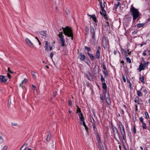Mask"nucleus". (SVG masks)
Here are the masks:
<instances>
[{
    "label": "nucleus",
    "mask_w": 150,
    "mask_h": 150,
    "mask_svg": "<svg viewBox=\"0 0 150 150\" xmlns=\"http://www.w3.org/2000/svg\"><path fill=\"white\" fill-rule=\"evenodd\" d=\"M130 12L131 15L132 17L133 22H134L137 19L138 20L140 18L141 14L138 10L131 5L130 10Z\"/></svg>",
    "instance_id": "obj_1"
},
{
    "label": "nucleus",
    "mask_w": 150,
    "mask_h": 150,
    "mask_svg": "<svg viewBox=\"0 0 150 150\" xmlns=\"http://www.w3.org/2000/svg\"><path fill=\"white\" fill-rule=\"evenodd\" d=\"M62 28L63 29V33L65 35L68 37H71V40H73V34L71 28L66 26L65 28L62 27Z\"/></svg>",
    "instance_id": "obj_2"
},
{
    "label": "nucleus",
    "mask_w": 150,
    "mask_h": 150,
    "mask_svg": "<svg viewBox=\"0 0 150 150\" xmlns=\"http://www.w3.org/2000/svg\"><path fill=\"white\" fill-rule=\"evenodd\" d=\"M77 112H79L78 115L79 117L80 120L81 121H82V122H80L81 124L82 125V124L83 125L86 131L88 132V128L87 127L84 121V118L82 113L81 112V111L80 110H77Z\"/></svg>",
    "instance_id": "obj_3"
},
{
    "label": "nucleus",
    "mask_w": 150,
    "mask_h": 150,
    "mask_svg": "<svg viewBox=\"0 0 150 150\" xmlns=\"http://www.w3.org/2000/svg\"><path fill=\"white\" fill-rule=\"evenodd\" d=\"M102 45L104 49H106L109 46L108 40H107L105 37H103L101 42Z\"/></svg>",
    "instance_id": "obj_4"
},
{
    "label": "nucleus",
    "mask_w": 150,
    "mask_h": 150,
    "mask_svg": "<svg viewBox=\"0 0 150 150\" xmlns=\"http://www.w3.org/2000/svg\"><path fill=\"white\" fill-rule=\"evenodd\" d=\"M63 33L62 32H59V33L58 35V36L59 37L60 40L61 42L62 46L64 47L65 45V40L64 39V36L63 35Z\"/></svg>",
    "instance_id": "obj_5"
},
{
    "label": "nucleus",
    "mask_w": 150,
    "mask_h": 150,
    "mask_svg": "<svg viewBox=\"0 0 150 150\" xmlns=\"http://www.w3.org/2000/svg\"><path fill=\"white\" fill-rule=\"evenodd\" d=\"M120 131L122 136L123 139L125 142H126V137L125 128H123V129H120Z\"/></svg>",
    "instance_id": "obj_6"
},
{
    "label": "nucleus",
    "mask_w": 150,
    "mask_h": 150,
    "mask_svg": "<svg viewBox=\"0 0 150 150\" xmlns=\"http://www.w3.org/2000/svg\"><path fill=\"white\" fill-rule=\"evenodd\" d=\"M101 50V48L100 47V46H98L97 48V50L96 52V58L98 59H99L100 57V51Z\"/></svg>",
    "instance_id": "obj_7"
},
{
    "label": "nucleus",
    "mask_w": 150,
    "mask_h": 150,
    "mask_svg": "<svg viewBox=\"0 0 150 150\" xmlns=\"http://www.w3.org/2000/svg\"><path fill=\"white\" fill-rule=\"evenodd\" d=\"M104 90V91L103 92V93L105 94V98H106V101L107 102L108 100L110 101V96L108 93L107 92V89Z\"/></svg>",
    "instance_id": "obj_8"
},
{
    "label": "nucleus",
    "mask_w": 150,
    "mask_h": 150,
    "mask_svg": "<svg viewBox=\"0 0 150 150\" xmlns=\"http://www.w3.org/2000/svg\"><path fill=\"white\" fill-rule=\"evenodd\" d=\"M78 57L81 61H83L86 58L85 56L82 54V53L80 52L78 56Z\"/></svg>",
    "instance_id": "obj_9"
},
{
    "label": "nucleus",
    "mask_w": 150,
    "mask_h": 150,
    "mask_svg": "<svg viewBox=\"0 0 150 150\" xmlns=\"http://www.w3.org/2000/svg\"><path fill=\"white\" fill-rule=\"evenodd\" d=\"M26 43L30 47H33V45L30 40L28 38H26L25 39Z\"/></svg>",
    "instance_id": "obj_10"
},
{
    "label": "nucleus",
    "mask_w": 150,
    "mask_h": 150,
    "mask_svg": "<svg viewBox=\"0 0 150 150\" xmlns=\"http://www.w3.org/2000/svg\"><path fill=\"white\" fill-rule=\"evenodd\" d=\"M145 67L143 65V64L142 63H140L139 66V67L137 69L139 72H140L142 70H144L145 69Z\"/></svg>",
    "instance_id": "obj_11"
},
{
    "label": "nucleus",
    "mask_w": 150,
    "mask_h": 150,
    "mask_svg": "<svg viewBox=\"0 0 150 150\" xmlns=\"http://www.w3.org/2000/svg\"><path fill=\"white\" fill-rule=\"evenodd\" d=\"M7 81V79H6L4 76H0V82H5Z\"/></svg>",
    "instance_id": "obj_12"
},
{
    "label": "nucleus",
    "mask_w": 150,
    "mask_h": 150,
    "mask_svg": "<svg viewBox=\"0 0 150 150\" xmlns=\"http://www.w3.org/2000/svg\"><path fill=\"white\" fill-rule=\"evenodd\" d=\"M91 34L92 36V38L93 39H95V31L94 30V29L93 28V27L92 29H91L90 31Z\"/></svg>",
    "instance_id": "obj_13"
},
{
    "label": "nucleus",
    "mask_w": 150,
    "mask_h": 150,
    "mask_svg": "<svg viewBox=\"0 0 150 150\" xmlns=\"http://www.w3.org/2000/svg\"><path fill=\"white\" fill-rule=\"evenodd\" d=\"M125 19L127 20V21L128 23H129L132 20V17L129 14H127L125 16Z\"/></svg>",
    "instance_id": "obj_14"
},
{
    "label": "nucleus",
    "mask_w": 150,
    "mask_h": 150,
    "mask_svg": "<svg viewBox=\"0 0 150 150\" xmlns=\"http://www.w3.org/2000/svg\"><path fill=\"white\" fill-rule=\"evenodd\" d=\"M86 75L88 79L90 81H92L93 79L92 75L90 72L88 71L86 74Z\"/></svg>",
    "instance_id": "obj_15"
},
{
    "label": "nucleus",
    "mask_w": 150,
    "mask_h": 150,
    "mask_svg": "<svg viewBox=\"0 0 150 150\" xmlns=\"http://www.w3.org/2000/svg\"><path fill=\"white\" fill-rule=\"evenodd\" d=\"M117 125L118 126V129L119 130L124 128V126L120 121H119V123H117Z\"/></svg>",
    "instance_id": "obj_16"
},
{
    "label": "nucleus",
    "mask_w": 150,
    "mask_h": 150,
    "mask_svg": "<svg viewBox=\"0 0 150 150\" xmlns=\"http://www.w3.org/2000/svg\"><path fill=\"white\" fill-rule=\"evenodd\" d=\"M112 131L114 134H115L116 133L118 135H119L118 130L116 127H112Z\"/></svg>",
    "instance_id": "obj_17"
},
{
    "label": "nucleus",
    "mask_w": 150,
    "mask_h": 150,
    "mask_svg": "<svg viewBox=\"0 0 150 150\" xmlns=\"http://www.w3.org/2000/svg\"><path fill=\"white\" fill-rule=\"evenodd\" d=\"M96 139L98 143V144L99 145H100L101 144V142L100 141V137L99 136L98 134V133L97 134V136H96Z\"/></svg>",
    "instance_id": "obj_18"
},
{
    "label": "nucleus",
    "mask_w": 150,
    "mask_h": 150,
    "mask_svg": "<svg viewBox=\"0 0 150 150\" xmlns=\"http://www.w3.org/2000/svg\"><path fill=\"white\" fill-rule=\"evenodd\" d=\"M134 101L135 103H137L138 105L140 104L139 98L138 96H136L135 97Z\"/></svg>",
    "instance_id": "obj_19"
},
{
    "label": "nucleus",
    "mask_w": 150,
    "mask_h": 150,
    "mask_svg": "<svg viewBox=\"0 0 150 150\" xmlns=\"http://www.w3.org/2000/svg\"><path fill=\"white\" fill-rule=\"evenodd\" d=\"M45 50L47 51H49V49L48 48V42L47 41L45 42Z\"/></svg>",
    "instance_id": "obj_20"
},
{
    "label": "nucleus",
    "mask_w": 150,
    "mask_h": 150,
    "mask_svg": "<svg viewBox=\"0 0 150 150\" xmlns=\"http://www.w3.org/2000/svg\"><path fill=\"white\" fill-rule=\"evenodd\" d=\"M87 54L89 56L90 58L92 60H93L94 59V56L91 54H90L89 52H88Z\"/></svg>",
    "instance_id": "obj_21"
},
{
    "label": "nucleus",
    "mask_w": 150,
    "mask_h": 150,
    "mask_svg": "<svg viewBox=\"0 0 150 150\" xmlns=\"http://www.w3.org/2000/svg\"><path fill=\"white\" fill-rule=\"evenodd\" d=\"M144 77L143 76H142L141 77H139V80L141 81L143 84H144L145 83L144 81Z\"/></svg>",
    "instance_id": "obj_22"
},
{
    "label": "nucleus",
    "mask_w": 150,
    "mask_h": 150,
    "mask_svg": "<svg viewBox=\"0 0 150 150\" xmlns=\"http://www.w3.org/2000/svg\"><path fill=\"white\" fill-rule=\"evenodd\" d=\"M4 142V139L2 137L0 136V149L2 147L1 144Z\"/></svg>",
    "instance_id": "obj_23"
},
{
    "label": "nucleus",
    "mask_w": 150,
    "mask_h": 150,
    "mask_svg": "<svg viewBox=\"0 0 150 150\" xmlns=\"http://www.w3.org/2000/svg\"><path fill=\"white\" fill-rule=\"evenodd\" d=\"M102 87L104 90H106L107 86V85L105 83H102Z\"/></svg>",
    "instance_id": "obj_24"
},
{
    "label": "nucleus",
    "mask_w": 150,
    "mask_h": 150,
    "mask_svg": "<svg viewBox=\"0 0 150 150\" xmlns=\"http://www.w3.org/2000/svg\"><path fill=\"white\" fill-rule=\"evenodd\" d=\"M46 31H41V32H40V33L41 35L46 37Z\"/></svg>",
    "instance_id": "obj_25"
},
{
    "label": "nucleus",
    "mask_w": 150,
    "mask_h": 150,
    "mask_svg": "<svg viewBox=\"0 0 150 150\" xmlns=\"http://www.w3.org/2000/svg\"><path fill=\"white\" fill-rule=\"evenodd\" d=\"M137 94L139 96H143L142 93L139 90L137 91Z\"/></svg>",
    "instance_id": "obj_26"
},
{
    "label": "nucleus",
    "mask_w": 150,
    "mask_h": 150,
    "mask_svg": "<svg viewBox=\"0 0 150 150\" xmlns=\"http://www.w3.org/2000/svg\"><path fill=\"white\" fill-rule=\"evenodd\" d=\"M102 10V11L100 12V13L101 15L103 16V15H104L105 14H106V12L104 9H102V10Z\"/></svg>",
    "instance_id": "obj_27"
},
{
    "label": "nucleus",
    "mask_w": 150,
    "mask_h": 150,
    "mask_svg": "<svg viewBox=\"0 0 150 150\" xmlns=\"http://www.w3.org/2000/svg\"><path fill=\"white\" fill-rule=\"evenodd\" d=\"M92 18V19L95 22H97V20H96V16H95V15H93L92 16H91V17Z\"/></svg>",
    "instance_id": "obj_28"
},
{
    "label": "nucleus",
    "mask_w": 150,
    "mask_h": 150,
    "mask_svg": "<svg viewBox=\"0 0 150 150\" xmlns=\"http://www.w3.org/2000/svg\"><path fill=\"white\" fill-rule=\"evenodd\" d=\"M149 63V62H144L143 64V65L145 67L147 68V66Z\"/></svg>",
    "instance_id": "obj_29"
},
{
    "label": "nucleus",
    "mask_w": 150,
    "mask_h": 150,
    "mask_svg": "<svg viewBox=\"0 0 150 150\" xmlns=\"http://www.w3.org/2000/svg\"><path fill=\"white\" fill-rule=\"evenodd\" d=\"M123 51H124V53L125 54V57H127L128 56V55L127 54V51H125L124 50L122 49V53L123 54Z\"/></svg>",
    "instance_id": "obj_30"
},
{
    "label": "nucleus",
    "mask_w": 150,
    "mask_h": 150,
    "mask_svg": "<svg viewBox=\"0 0 150 150\" xmlns=\"http://www.w3.org/2000/svg\"><path fill=\"white\" fill-rule=\"evenodd\" d=\"M101 80L102 83H105V79L103 77V76L102 75H101Z\"/></svg>",
    "instance_id": "obj_31"
},
{
    "label": "nucleus",
    "mask_w": 150,
    "mask_h": 150,
    "mask_svg": "<svg viewBox=\"0 0 150 150\" xmlns=\"http://www.w3.org/2000/svg\"><path fill=\"white\" fill-rule=\"evenodd\" d=\"M31 74L33 79H36V76L35 75V72L34 71H32Z\"/></svg>",
    "instance_id": "obj_32"
},
{
    "label": "nucleus",
    "mask_w": 150,
    "mask_h": 150,
    "mask_svg": "<svg viewBox=\"0 0 150 150\" xmlns=\"http://www.w3.org/2000/svg\"><path fill=\"white\" fill-rule=\"evenodd\" d=\"M85 30L86 32L87 33L86 34L88 35L89 31V28L87 26H85Z\"/></svg>",
    "instance_id": "obj_33"
},
{
    "label": "nucleus",
    "mask_w": 150,
    "mask_h": 150,
    "mask_svg": "<svg viewBox=\"0 0 150 150\" xmlns=\"http://www.w3.org/2000/svg\"><path fill=\"white\" fill-rule=\"evenodd\" d=\"M103 73L104 74L105 76H108L109 74L108 73L107 70L105 71H103Z\"/></svg>",
    "instance_id": "obj_34"
},
{
    "label": "nucleus",
    "mask_w": 150,
    "mask_h": 150,
    "mask_svg": "<svg viewBox=\"0 0 150 150\" xmlns=\"http://www.w3.org/2000/svg\"><path fill=\"white\" fill-rule=\"evenodd\" d=\"M100 7L101 8V10L104 9V7H105V5L104 4H103V5L102 2L100 1Z\"/></svg>",
    "instance_id": "obj_35"
},
{
    "label": "nucleus",
    "mask_w": 150,
    "mask_h": 150,
    "mask_svg": "<svg viewBox=\"0 0 150 150\" xmlns=\"http://www.w3.org/2000/svg\"><path fill=\"white\" fill-rule=\"evenodd\" d=\"M103 71H105L107 70V69L106 67L105 66V63L104 62H103Z\"/></svg>",
    "instance_id": "obj_36"
},
{
    "label": "nucleus",
    "mask_w": 150,
    "mask_h": 150,
    "mask_svg": "<svg viewBox=\"0 0 150 150\" xmlns=\"http://www.w3.org/2000/svg\"><path fill=\"white\" fill-rule=\"evenodd\" d=\"M65 12L66 14L67 15H69L70 13V11L69 10L66 8L65 10Z\"/></svg>",
    "instance_id": "obj_37"
},
{
    "label": "nucleus",
    "mask_w": 150,
    "mask_h": 150,
    "mask_svg": "<svg viewBox=\"0 0 150 150\" xmlns=\"http://www.w3.org/2000/svg\"><path fill=\"white\" fill-rule=\"evenodd\" d=\"M51 136L49 134H48L47 136V137L46 139V140L47 142H49L50 140Z\"/></svg>",
    "instance_id": "obj_38"
},
{
    "label": "nucleus",
    "mask_w": 150,
    "mask_h": 150,
    "mask_svg": "<svg viewBox=\"0 0 150 150\" xmlns=\"http://www.w3.org/2000/svg\"><path fill=\"white\" fill-rule=\"evenodd\" d=\"M142 124V127L144 129H146L147 127L146 126V124L145 123H144L143 124Z\"/></svg>",
    "instance_id": "obj_39"
},
{
    "label": "nucleus",
    "mask_w": 150,
    "mask_h": 150,
    "mask_svg": "<svg viewBox=\"0 0 150 150\" xmlns=\"http://www.w3.org/2000/svg\"><path fill=\"white\" fill-rule=\"evenodd\" d=\"M144 25L143 23H139L137 24V26L138 28H140L142 27Z\"/></svg>",
    "instance_id": "obj_40"
},
{
    "label": "nucleus",
    "mask_w": 150,
    "mask_h": 150,
    "mask_svg": "<svg viewBox=\"0 0 150 150\" xmlns=\"http://www.w3.org/2000/svg\"><path fill=\"white\" fill-rule=\"evenodd\" d=\"M126 59L127 61V62H129L130 63L131 62V60L129 57H127L126 58Z\"/></svg>",
    "instance_id": "obj_41"
},
{
    "label": "nucleus",
    "mask_w": 150,
    "mask_h": 150,
    "mask_svg": "<svg viewBox=\"0 0 150 150\" xmlns=\"http://www.w3.org/2000/svg\"><path fill=\"white\" fill-rule=\"evenodd\" d=\"M28 146V144L27 143H25L24 144L23 146H22L23 148H24L25 149H26L27 148Z\"/></svg>",
    "instance_id": "obj_42"
},
{
    "label": "nucleus",
    "mask_w": 150,
    "mask_h": 150,
    "mask_svg": "<svg viewBox=\"0 0 150 150\" xmlns=\"http://www.w3.org/2000/svg\"><path fill=\"white\" fill-rule=\"evenodd\" d=\"M146 118V119H148L149 117V114L147 112H145Z\"/></svg>",
    "instance_id": "obj_43"
},
{
    "label": "nucleus",
    "mask_w": 150,
    "mask_h": 150,
    "mask_svg": "<svg viewBox=\"0 0 150 150\" xmlns=\"http://www.w3.org/2000/svg\"><path fill=\"white\" fill-rule=\"evenodd\" d=\"M85 49L87 50L88 51H91V48L88 47L87 46H85Z\"/></svg>",
    "instance_id": "obj_44"
},
{
    "label": "nucleus",
    "mask_w": 150,
    "mask_h": 150,
    "mask_svg": "<svg viewBox=\"0 0 150 150\" xmlns=\"http://www.w3.org/2000/svg\"><path fill=\"white\" fill-rule=\"evenodd\" d=\"M139 120L142 122V124H143L144 122H143L144 119L142 117H140L139 118Z\"/></svg>",
    "instance_id": "obj_45"
},
{
    "label": "nucleus",
    "mask_w": 150,
    "mask_h": 150,
    "mask_svg": "<svg viewBox=\"0 0 150 150\" xmlns=\"http://www.w3.org/2000/svg\"><path fill=\"white\" fill-rule=\"evenodd\" d=\"M92 126L93 127V130L95 132L96 130V127L95 124H93V125H92Z\"/></svg>",
    "instance_id": "obj_46"
},
{
    "label": "nucleus",
    "mask_w": 150,
    "mask_h": 150,
    "mask_svg": "<svg viewBox=\"0 0 150 150\" xmlns=\"http://www.w3.org/2000/svg\"><path fill=\"white\" fill-rule=\"evenodd\" d=\"M118 6L116 4H114V9H116L117 8H118Z\"/></svg>",
    "instance_id": "obj_47"
},
{
    "label": "nucleus",
    "mask_w": 150,
    "mask_h": 150,
    "mask_svg": "<svg viewBox=\"0 0 150 150\" xmlns=\"http://www.w3.org/2000/svg\"><path fill=\"white\" fill-rule=\"evenodd\" d=\"M133 132L134 134L136 133V129L134 125L133 126Z\"/></svg>",
    "instance_id": "obj_48"
},
{
    "label": "nucleus",
    "mask_w": 150,
    "mask_h": 150,
    "mask_svg": "<svg viewBox=\"0 0 150 150\" xmlns=\"http://www.w3.org/2000/svg\"><path fill=\"white\" fill-rule=\"evenodd\" d=\"M104 26L105 27H108V26L109 27H110V25H109V22H108V21H107L106 24H105L104 25Z\"/></svg>",
    "instance_id": "obj_49"
},
{
    "label": "nucleus",
    "mask_w": 150,
    "mask_h": 150,
    "mask_svg": "<svg viewBox=\"0 0 150 150\" xmlns=\"http://www.w3.org/2000/svg\"><path fill=\"white\" fill-rule=\"evenodd\" d=\"M27 80L26 79H24V80H23L22 82V83H25L27 82Z\"/></svg>",
    "instance_id": "obj_50"
},
{
    "label": "nucleus",
    "mask_w": 150,
    "mask_h": 150,
    "mask_svg": "<svg viewBox=\"0 0 150 150\" xmlns=\"http://www.w3.org/2000/svg\"><path fill=\"white\" fill-rule=\"evenodd\" d=\"M8 72H9L10 73L13 74V72L9 68H8Z\"/></svg>",
    "instance_id": "obj_51"
},
{
    "label": "nucleus",
    "mask_w": 150,
    "mask_h": 150,
    "mask_svg": "<svg viewBox=\"0 0 150 150\" xmlns=\"http://www.w3.org/2000/svg\"><path fill=\"white\" fill-rule=\"evenodd\" d=\"M8 146H4L2 149L3 150H6L8 148Z\"/></svg>",
    "instance_id": "obj_52"
},
{
    "label": "nucleus",
    "mask_w": 150,
    "mask_h": 150,
    "mask_svg": "<svg viewBox=\"0 0 150 150\" xmlns=\"http://www.w3.org/2000/svg\"><path fill=\"white\" fill-rule=\"evenodd\" d=\"M92 120L91 119V123H92V125H93V124H94V122H95V121L94 120L93 117H92Z\"/></svg>",
    "instance_id": "obj_53"
},
{
    "label": "nucleus",
    "mask_w": 150,
    "mask_h": 150,
    "mask_svg": "<svg viewBox=\"0 0 150 150\" xmlns=\"http://www.w3.org/2000/svg\"><path fill=\"white\" fill-rule=\"evenodd\" d=\"M11 125H13L14 126H16L17 125V123H16V122H12Z\"/></svg>",
    "instance_id": "obj_54"
},
{
    "label": "nucleus",
    "mask_w": 150,
    "mask_h": 150,
    "mask_svg": "<svg viewBox=\"0 0 150 150\" xmlns=\"http://www.w3.org/2000/svg\"><path fill=\"white\" fill-rule=\"evenodd\" d=\"M137 30H135L132 32V34L133 35L136 34L137 33Z\"/></svg>",
    "instance_id": "obj_55"
},
{
    "label": "nucleus",
    "mask_w": 150,
    "mask_h": 150,
    "mask_svg": "<svg viewBox=\"0 0 150 150\" xmlns=\"http://www.w3.org/2000/svg\"><path fill=\"white\" fill-rule=\"evenodd\" d=\"M100 99L102 100H104V98L103 97V95H102L101 94H100Z\"/></svg>",
    "instance_id": "obj_56"
},
{
    "label": "nucleus",
    "mask_w": 150,
    "mask_h": 150,
    "mask_svg": "<svg viewBox=\"0 0 150 150\" xmlns=\"http://www.w3.org/2000/svg\"><path fill=\"white\" fill-rule=\"evenodd\" d=\"M103 16H104V17L105 19V20H107L108 18H107V16L106 14H105V15H103Z\"/></svg>",
    "instance_id": "obj_57"
},
{
    "label": "nucleus",
    "mask_w": 150,
    "mask_h": 150,
    "mask_svg": "<svg viewBox=\"0 0 150 150\" xmlns=\"http://www.w3.org/2000/svg\"><path fill=\"white\" fill-rule=\"evenodd\" d=\"M122 79H123V81H124V82H125L126 81V79H125V76H122Z\"/></svg>",
    "instance_id": "obj_58"
},
{
    "label": "nucleus",
    "mask_w": 150,
    "mask_h": 150,
    "mask_svg": "<svg viewBox=\"0 0 150 150\" xmlns=\"http://www.w3.org/2000/svg\"><path fill=\"white\" fill-rule=\"evenodd\" d=\"M53 54L52 52H51L50 54V57L51 59L53 57Z\"/></svg>",
    "instance_id": "obj_59"
},
{
    "label": "nucleus",
    "mask_w": 150,
    "mask_h": 150,
    "mask_svg": "<svg viewBox=\"0 0 150 150\" xmlns=\"http://www.w3.org/2000/svg\"><path fill=\"white\" fill-rule=\"evenodd\" d=\"M69 105L70 106H71V100H69Z\"/></svg>",
    "instance_id": "obj_60"
},
{
    "label": "nucleus",
    "mask_w": 150,
    "mask_h": 150,
    "mask_svg": "<svg viewBox=\"0 0 150 150\" xmlns=\"http://www.w3.org/2000/svg\"><path fill=\"white\" fill-rule=\"evenodd\" d=\"M32 86L33 88H34V90H35L36 88V86L33 85H32Z\"/></svg>",
    "instance_id": "obj_61"
},
{
    "label": "nucleus",
    "mask_w": 150,
    "mask_h": 150,
    "mask_svg": "<svg viewBox=\"0 0 150 150\" xmlns=\"http://www.w3.org/2000/svg\"><path fill=\"white\" fill-rule=\"evenodd\" d=\"M143 92H144L145 93V94H146V93H147V90L145 89L143 90Z\"/></svg>",
    "instance_id": "obj_62"
},
{
    "label": "nucleus",
    "mask_w": 150,
    "mask_h": 150,
    "mask_svg": "<svg viewBox=\"0 0 150 150\" xmlns=\"http://www.w3.org/2000/svg\"><path fill=\"white\" fill-rule=\"evenodd\" d=\"M146 51L145 50H144V51L143 52L142 54L144 56H146L147 55V54L146 52H145Z\"/></svg>",
    "instance_id": "obj_63"
},
{
    "label": "nucleus",
    "mask_w": 150,
    "mask_h": 150,
    "mask_svg": "<svg viewBox=\"0 0 150 150\" xmlns=\"http://www.w3.org/2000/svg\"><path fill=\"white\" fill-rule=\"evenodd\" d=\"M147 52H148V53H147L150 56V50H147Z\"/></svg>",
    "instance_id": "obj_64"
}]
</instances>
